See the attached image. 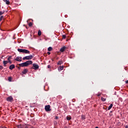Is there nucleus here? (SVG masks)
<instances>
[{"mask_svg": "<svg viewBox=\"0 0 128 128\" xmlns=\"http://www.w3.org/2000/svg\"><path fill=\"white\" fill-rule=\"evenodd\" d=\"M30 64H32V60H28L26 62H23L22 64H18L19 66H28Z\"/></svg>", "mask_w": 128, "mask_h": 128, "instance_id": "nucleus-1", "label": "nucleus"}, {"mask_svg": "<svg viewBox=\"0 0 128 128\" xmlns=\"http://www.w3.org/2000/svg\"><path fill=\"white\" fill-rule=\"evenodd\" d=\"M32 58H34V56L32 55H30L28 56H26L25 57H24L22 58V60H32Z\"/></svg>", "mask_w": 128, "mask_h": 128, "instance_id": "nucleus-2", "label": "nucleus"}, {"mask_svg": "<svg viewBox=\"0 0 128 128\" xmlns=\"http://www.w3.org/2000/svg\"><path fill=\"white\" fill-rule=\"evenodd\" d=\"M32 68L33 70H38V68H39V66L36 64H32Z\"/></svg>", "mask_w": 128, "mask_h": 128, "instance_id": "nucleus-3", "label": "nucleus"}, {"mask_svg": "<svg viewBox=\"0 0 128 128\" xmlns=\"http://www.w3.org/2000/svg\"><path fill=\"white\" fill-rule=\"evenodd\" d=\"M45 110H46V112H50V105L46 106Z\"/></svg>", "mask_w": 128, "mask_h": 128, "instance_id": "nucleus-4", "label": "nucleus"}, {"mask_svg": "<svg viewBox=\"0 0 128 128\" xmlns=\"http://www.w3.org/2000/svg\"><path fill=\"white\" fill-rule=\"evenodd\" d=\"M6 100H8V102H12L14 100V98H12V96H10L7 98Z\"/></svg>", "mask_w": 128, "mask_h": 128, "instance_id": "nucleus-5", "label": "nucleus"}, {"mask_svg": "<svg viewBox=\"0 0 128 128\" xmlns=\"http://www.w3.org/2000/svg\"><path fill=\"white\" fill-rule=\"evenodd\" d=\"M15 60H16L17 62H22V57L17 56L16 58H15Z\"/></svg>", "mask_w": 128, "mask_h": 128, "instance_id": "nucleus-6", "label": "nucleus"}, {"mask_svg": "<svg viewBox=\"0 0 128 128\" xmlns=\"http://www.w3.org/2000/svg\"><path fill=\"white\" fill-rule=\"evenodd\" d=\"M28 70L27 69H24L23 72H22V74H28Z\"/></svg>", "mask_w": 128, "mask_h": 128, "instance_id": "nucleus-7", "label": "nucleus"}, {"mask_svg": "<svg viewBox=\"0 0 128 128\" xmlns=\"http://www.w3.org/2000/svg\"><path fill=\"white\" fill-rule=\"evenodd\" d=\"M14 68H16V66H14V64H12L10 66L9 68L10 70H14Z\"/></svg>", "mask_w": 128, "mask_h": 128, "instance_id": "nucleus-8", "label": "nucleus"}, {"mask_svg": "<svg viewBox=\"0 0 128 128\" xmlns=\"http://www.w3.org/2000/svg\"><path fill=\"white\" fill-rule=\"evenodd\" d=\"M66 48V46H63L62 48L60 49V52H64Z\"/></svg>", "mask_w": 128, "mask_h": 128, "instance_id": "nucleus-9", "label": "nucleus"}, {"mask_svg": "<svg viewBox=\"0 0 128 128\" xmlns=\"http://www.w3.org/2000/svg\"><path fill=\"white\" fill-rule=\"evenodd\" d=\"M23 54H30V51L28 50L24 49Z\"/></svg>", "mask_w": 128, "mask_h": 128, "instance_id": "nucleus-10", "label": "nucleus"}, {"mask_svg": "<svg viewBox=\"0 0 128 128\" xmlns=\"http://www.w3.org/2000/svg\"><path fill=\"white\" fill-rule=\"evenodd\" d=\"M3 64H4V66H6V64H8V61L4 60L3 62Z\"/></svg>", "mask_w": 128, "mask_h": 128, "instance_id": "nucleus-11", "label": "nucleus"}, {"mask_svg": "<svg viewBox=\"0 0 128 128\" xmlns=\"http://www.w3.org/2000/svg\"><path fill=\"white\" fill-rule=\"evenodd\" d=\"M4 2H6V4H10V0H3Z\"/></svg>", "mask_w": 128, "mask_h": 128, "instance_id": "nucleus-12", "label": "nucleus"}, {"mask_svg": "<svg viewBox=\"0 0 128 128\" xmlns=\"http://www.w3.org/2000/svg\"><path fill=\"white\" fill-rule=\"evenodd\" d=\"M18 50L19 52H24V49L18 48Z\"/></svg>", "mask_w": 128, "mask_h": 128, "instance_id": "nucleus-13", "label": "nucleus"}, {"mask_svg": "<svg viewBox=\"0 0 128 128\" xmlns=\"http://www.w3.org/2000/svg\"><path fill=\"white\" fill-rule=\"evenodd\" d=\"M112 108V104H111L110 106L108 107V110H110Z\"/></svg>", "mask_w": 128, "mask_h": 128, "instance_id": "nucleus-14", "label": "nucleus"}, {"mask_svg": "<svg viewBox=\"0 0 128 128\" xmlns=\"http://www.w3.org/2000/svg\"><path fill=\"white\" fill-rule=\"evenodd\" d=\"M66 120H72V117H70V116H67Z\"/></svg>", "mask_w": 128, "mask_h": 128, "instance_id": "nucleus-15", "label": "nucleus"}, {"mask_svg": "<svg viewBox=\"0 0 128 128\" xmlns=\"http://www.w3.org/2000/svg\"><path fill=\"white\" fill-rule=\"evenodd\" d=\"M82 120H86V116L84 115H82Z\"/></svg>", "mask_w": 128, "mask_h": 128, "instance_id": "nucleus-16", "label": "nucleus"}, {"mask_svg": "<svg viewBox=\"0 0 128 128\" xmlns=\"http://www.w3.org/2000/svg\"><path fill=\"white\" fill-rule=\"evenodd\" d=\"M48 52H52V47H49L48 49Z\"/></svg>", "mask_w": 128, "mask_h": 128, "instance_id": "nucleus-17", "label": "nucleus"}, {"mask_svg": "<svg viewBox=\"0 0 128 128\" xmlns=\"http://www.w3.org/2000/svg\"><path fill=\"white\" fill-rule=\"evenodd\" d=\"M60 70H64V66H60L59 68Z\"/></svg>", "mask_w": 128, "mask_h": 128, "instance_id": "nucleus-18", "label": "nucleus"}, {"mask_svg": "<svg viewBox=\"0 0 128 128\" xmlns=\"http://www.w3.org/2000/svg\"><path fill=\"white\" fill-rule=\"evenodd\" d=\"M62 64V61H59L58 63V64L60 66Z\"/></svg>", "mask_w": 128, "mask_h": 128, "instance_id": "nucleus-19", "label": "nucleus"}, {"mask_svg": "<svg viewBox=\"0 0 128 128\" xmlns=\"http://www.w3.org/2000/svg\"><path fill=\"white\" fill-rule=\"evenodd\" d=\"M38 36H42V32L40 31V30H39L38 32Z\"/></svg>", "mask_w": 128, "mask_h": 128, "instance_id": "nucleus-20", "label": "nucleus"}, {"mask_svg": "<svg viewBox=\"0 0 128 128\" xmlns=\"http://www.w3.org/2000/svg\"><path fill=\"white\" fill-rule=\"evenodd\" d=\"M12 78L11 76L8 77V82H12Z\"/></svg>", "mask_w": 128, "mask_h": 128, "instance_id": "nucleus-21", "label": "nucleus"}, {"mask_svg": "<svg viewBox=\"0 0 128 128\" xmlns=\"http://www.w3.org/2000/svg\"><path fill=\"white\" fill-rule=\"evenodd\" d=\"M106 98H104L102 97L101 98V100H102V102H106Z\"/></svg>", "mask_w": 128, "mask_h": 128, "instance_id": "nucleus-22", "label": "nucleus"}, {"mask_svg": "<svg viewBox=\"0 0 128 128\" xmlns=\"http://www.w3.org/2000/svg\"><path fill=\"white\" fill-rule=\"evenodd\" d=\"M29 26H32V22H30L28 23Z\"/></svg>", "mask_w": 128, "mask_h": 128, "instance_id": "nucleus-23", "label": "nucleus"}, {"mask_svg": "<svg viewBox=\"0 0 128 128\" xmlns=\"http://www.w3.org/2000/svg\"><path fill=\"white\" fill-rule=\"evenodd\" d=\"M11 58H12V56H10L8 57V62L10 61Z\"/></svg>", "mask_w": 128, "mask_h": 128, "instance_id": "nucleus-24", "label": "nucleus"}, {"mask_svg": "<svg viewBox=\"0 0 128 128\" xmlns=\"http://www.w3.org/2000/svg\"><path fill=\"white\" fill-rule=\"evenodd\" d=\"M4 14V11L0 12V16H2V14Z\"/></svg>", "mask_w": 128, "mask_h": 128, "instance_id": "nucleus-25", "label": "nucleus"}, {"mask_svg": "<svg viewBox=\"0 0 128 128\" xmlns=\"http://www.w3.org/2000/svg\"><path fill=\"white\" fill-rule=\"evenodd\" d=\"M2 18H4V16H1L0 17V20H2Z\"/></svg>", "mask_w": 128, "mask_h": 128, "instance_id": "nucleus-26", "label": "nucleus"}, {"mask_svg": "<svg viewBox=\"0 0 128 128\" xmlns=\"http://www.w3.org/2000/svg\"><path fill=\"white\" fill-rule=\"evenodd\" d=\"M62 38H66V35H62Z\"/></svg>", "mask_w": 128, "mask_h": 128, "instance_id": "nucleus-27", "label": "nucleus"}, {"mask_svg": "<svg viewBox=\"0 0 128 128\" xmlns=\"http://www.w3.org/2000/svg\"><path fill=\"white\" fill-rule=\"evenodd\" d=\"M2 68H4V67H2V66H0V70H2Z\"/></svg>", "mask_w": 128, "mask_h": 128, "instance_id": "nucleus-28", "label": "nucleus"}, {"mask_svg": "<svg viewBox=\"0 0 128 128\" xmlns=\"http://www.w3.org/2000/svg\"><path fill=\"white\" fill-rule=\"evenodd\" d=\"M55 119H56V120H58V116H56L55 117Z\"/></svg>", "mask_w": 128, "mask_h": 128, "instance_id": "nucleus-29", "label": "nucleus"}, {"mask_svg": "<svg viewBox=\"0 0 128 128\" xmlns=\"http://www.w3.org/2000/svg\"><path fill=\"white\" fill-rule=\"evenodd\" d=\"M100 94H102L100 93V94H97V96H100Z\"/></svg>", "mask_w": 128, "mask_h": 128, "instance_id": "nucleus-30", "label": "nucleus"}, {"mask_svg": "<svg viewBox=\"0 0 128 128\" xmlns=\"http://www.w3.org/2000/svg\"><path fill=\"white\" fill-rule=\"evenodd\" d=\"M48 68H50V65H48Z\"/></svg>", "mask_w": 128, "mask_h": 128, "instance_id": "nucleus-31", "label": "nucleus"}, {"mask_svg": "<svg viewBox=\"0 0 128 128\" xmlns=\"http://www.w3.org/2000/svg\"><path fill=\"white\" fill-rule=\"evenodd\" d=\"M8 62H10V64H12V61H10H10H8Z\"/></svg>", "mask_w": 128, "mask_h": 128, "instance_id": "nucleus-32", "label": "nucleus"}, {"mask_svg": "<svg viewBox=\"0 0 128 128\" xmlns=\"http://www.w3.org/2000/svg\"><path fill=\"white\" fill-rule=\"evenodd\" d=\"M48 56H50V52H48Z\"/></svg>", "mask_w": 128, "mask_h": 128, "instance_id": "nucleus-33", "label": "nucleus"}, {"mask_svg": "<svg viewBox=\"0 0 128 128\" xmlns=\"http://www.w3.org/2000/svg\"><path fill=\"white\" fill-rule=\"evenodd\" d=\"M126 84H128V80L126 81Z\"/></svg>", "mask_w": 128, "mask_h": 128, "instance_id": "nucleus-34", "label": "nucleus"}, {"mask_svg": "<svg viewBox=\"0 0 128 128\" xmlns=\"http://www.w3.org/2000/svg\"><path fill=\"white\" fill-rule=\"evenodd\" d=\"M125 128H128V126H125Z\"/></svg>", "mask_w": 128, "mask_h": 128, "instance_id": "nucleus-35", "label": "nucleus"}, {"mask_svg": "<svg viewBox=\"0 0 128 128\" xmlns=\"http://www.w3.org/2000/svg\"><path fill=\"white\" fill-rule=\"evenodd\" d=\"M18 70H20V67H18Z\"/></svg>", "mask_w": 128, "mask_h": 128, "instance_id": "nucleus-36", "label": "nucleus"}, {"mask_svg": "<svg viewBox=\"0 0 128 128\" xmlns=\"http://www.w3.org/2000/svg\"><path fill=\"white\" fill-rule=\"evenodd\" d=\"M64 128H68V126H64Z\"/></svg>", "mask_w": 128, "mask_h": 128, "instance_id": "nucleus-37", "label": "nucleus"}, {"mask_svg": "<svg viewBox=\"0 0 128 128\" xmlns=\"http://www.w3.org/2000/svg\"><path fill=\"white\" fill-rule=\"evenodd\" d=\"M95 128H98V127L96 126V127Z\"/></svg>", "mask_w": 128, "mask_h": 128, "instance_id": "nucleus-38", "label": "nucleus"}, {"mask_svg": "<svg viewBox=\"0 0 128 128\" xmlns=\"http://www.w3.org/2000/svg\"><path fill=\"white\" fill-rule=\"evenodd\" d=\"M109 128H112V127H110Z\"/></svg>", "mask_w": 128, "mask_h": 128, "instance_id": "nucleus-39", "label": "nucleus"}, {"mask_svg": "<svg viewBox=\"0 0 128 128\" xmlns=\"http://www.w3.org/2000/svg\"><path fill=\"white\" fill-rule=\"evenodd\" d=\"M26 28H27V27H26Z\"/></svg>", "mask_w": 128, "mask_h": 128, "instance_id": "nucleus-40", "label": "nucleus"}, {"mask_svg": "<svg viewBox=\"0 0 128 128\" xmlns=\"http://www.w3.org/2000/svg\"><path fill=\"white\" fill-rule=\"evenodd\" d=\"M52 60H54L52 59Z\"/></svg>", "mask_w": 128, "mask_h": 128, "instance_id": "nucleus-41", "label": "nucleus"}, {"mask_svg": "<svg viewBox=\"0 0 128 128\" xmlns=\"http://www.w3.org/2000/svg\"><path fill=\"white\" fill-rule=\"evenodd\" d=\"M116 92H115V94H116Z\"/></svg>", "mask_w": 128, "mask_h": 128, "instance_id": "nucleus-42", "label": "nucleus"}, {"mask_svg": "<svg viewBox=\"0 0 128 128\" xmlns=\"http://www.w3.org/2000/svg\"><path fill=\"white\" fill-rule=\"evenodd\" d=\"M110 112H112V111Z\"/></svg>", "mask_w": 128, "mask_h": 128, "instance_id": "nucleus-43", "label": "nucleus"}]
</instances>
